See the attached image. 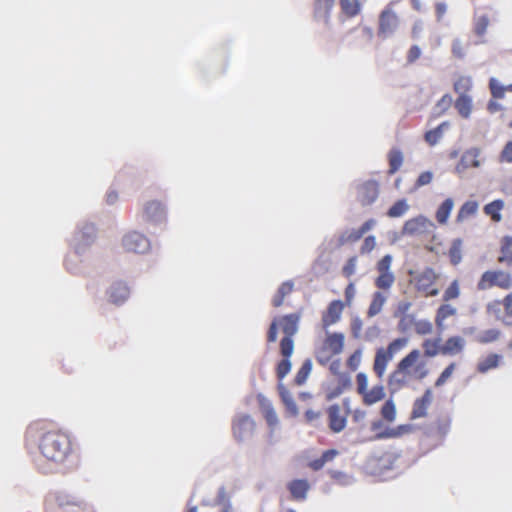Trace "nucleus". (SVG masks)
Returning <instances> with one entry per match:
<instances>
[{
	"instance_id": "f257e3e1",
	"label": "nucleus",
	"mask_w": 512,
	"mask_h": 512,
	"mask_svg": "<svg viewBox=\"0 0 512 512\" xmlns=\"http://www.w3.org/2000/svg\"><path fill=\"white\" fill-rule=\"evenodd\" d=\"M26 439H37L41 456L51 464L78 466L80 462V457L73 448L69 435L59 429L49 430L44 423L35 422L28 427Z\"/></svg>"
},
{
	"instance_id": "603ef678",
	"label": "nucleus",
	"mask_w": 512,
	"mask_h": 512,
	"mask_svg": "<svg viewBox=\"0 0 512 512\" xmlns=\"http://www.w3.org/2000/svg\"><path fill=\"white\" fill-rule=\"evenodd\" d=\"M280 395H281V399H282L287 411L290 413V415L296 416L298 414V409H297L296 403H295L293 397L290 395V393L288 391H286L285 389H282Z\"/></svg>"
},
{
	"instance_id": "2f4dec72",
	"label": "nucleus",
	"mask_w": 512,
	"mask_h": 512,
	"mask_svg": "<svg viewBox=\"0 0 512 512\" xmlns=\"http://www.w3.org/2000/svg\"><path fill=\"white\" fill-rule=\"evenodd\" d=\"M502 360V356L496 353H490L477 364L479 373H486L491 369L497 368Z\"/></svg>"
},
{
	"instance_id": "0eeeda50",
	"label": "nucleus",
	"mask_w": 512,
	"mask_h": 512,
	"mask_svg": "<svg viewBox=\"0 0 512 512\" xmlns=\"http://www.w3.org/2000/svg\"><path fill=\"white\" fill-rule=\"evenodd\" d=\"M344 348V335L342 333H329L322 344L315 350L316 361L325 366L335 355L340 354Z\"/></svg>"
},
{
	"instance_id": "4c0bfd02",
	"label": "nucleus",
	"mask_w": 512,
	"mask_h": 512,
	"mask_svg": "<svg viewBox=\"0 0 512 512\" xmlns=\"http://www.w3.org/2000/svg\"><path fill=\"white\" fill-rule=\"evenodd\" d=\"M340 8L342 13L348 17H356L361 12V2L359 0H340Z\"/></svg>"
},
{
	"instance_id": "473e14b6",
	"label": "nucleus",
	"mask_w": 512,
	"mask_h": 512,
	"mask_svg": "<svg viewBox=\"0 0 512 512\" xmlns=\"http://www.w3.org/2000/svg\"><path fill=\"white\" fill-rule=\"evenodd\" d=\"M294 289V283L291 280L283 282L278 288L276 294L272 299V305L279 308L283 305L284 299L287 295L291 294Z\"/></svg>"
},
{
	"instance_id": "e2e57ef3",
	"label": "nucleus",
	"mask_w": 512,
	"mask_h": 512,
	"mask_svg": "<svg viewBox=\"0 0 512 512\" xmlns=\"http://www.w3.org/2000/svg\"><path fill=\"white\" fill-rule=\"evenodd\" d=\"M356 265H357V257L356 256L350 257L346 261L345 265L342 268V274L346 278H350L355 273Z\"/></svg>"
},
{
	"instance_id": "774afa93",
	"label": "nucleus",
	"mask_w": 512,
	"mask_h": 512,
	"mask_svg": "<svg viewBox=\"0 0 512 512\" xmlns=\"http://www.w3.org/2000/svg\"><path fill=\"white\" fill-rule=\"evenodd\" d=\"M421 55V50L417 45H413L410 47L407 53V61L409 63H414Z\"/></svg>"
},
{
	"instance_id": "a18cd8bd",
	"label": "nucleus",
	"mask_w": 512,
	"mask_h": 512,
	"mask_svg": "<svg viewBox=\"0 0 512 512\" xmlns=\"http://www.w3.org/2000/svg\"><path fill=\"white\" fill-rule=\"evenodd\" d=\"M501 335L500 330L498 329H488L485 331H482L480 334L477 335L476 341L480 344H488L495 342L499 339Z\"/></svg>"
},
{
	"instance_id": "864d4df0",
	"label": "nucleus",
	"mask_w": 512,
	"mask_h": 512,
	"mask_svg": "<svg viewBox=\"0 0 512 512\" xmlns=\"http://www.w3.org/2000/svg\"><path fill=\"white\" fill-rule=\"evenodd\" d=\"M489 26V18L487 15H481L474 21V32L478 37H483Z\"/></svg>"
},
{
	"instance_id": "c85d7f7f",
	"label": "nucleus",
	"mask_w": 512,
	"mask_h": 512,
	"mask_svg": "<svg viewBox=\"0 0 512 512\" xmlns=\"http://www.w3.org/2000/svg\"><path fill=\"white\" fill-rule=\"evenodd\" d=\"M421 347L423 354L427 358H432L438 354H442L441 339L438 338H426L423 340Z\"/></svg>"
},
{
	"instance_id": "c756f323",
	"label": "nucleus",
	"mask_w": 512,
	"mask_h": 512,
	"mask_svg": "<svg viewBox=\"0 0 512 512\" xmlns=\"http://www.w3.org/2000/svg\"><path fill=\"white\" fill-rule=\"evenodd\" d=\"M454 105L462 118L468 119L471 116L473 100L470 95L458 96Z\"/></svg>"
},
{
	"instance_id": "49530a36",
	"label": "nucleus",
	"mask_w": 512,
	"mask_h": 512,
	"mask_svg": "<svg viewBox=\"0 0 512 512\" xmlns=\"http://www.w3.org/2000/svg\"><path fill=\"white\" fill-rule=\"evenodd\" d=\"M311 370H312V362L310 359H306L303 362L302 366L297 371L296 376L294 378V382L297 385L304 384L306 382L309 374L311 373Z\"/></svg>"
},
{
	"instance_id": "3c124183",
	"label": "nucleus",
	"mask_w": 512,
	"mask_h": 512,
	"mask_svg": "<svg viewBox=\"0 0 512 512\" xmlns=\"http://www.w3.org/2000/svg\"><path fill=\"white\" fill-rule=\"evenodd\" d=\"M461 246L462 241L460 239H456L452 242L451 247L449 248L448 255L451 263L454 265H457L461 261Z\"/></svg>"
},
{
	"instance_id": "aec40b11",
	"label": "nucleus",
	"mask_w": 512,
	"mask_h": 512,
	"mask_svg": "<svg viewBox=\"0 0 512 512\" xmlns=\"http://www.w3.org/2000/svg\"><path fill=\"white\" fill-rule=\"evenodd\" d=\"M480 149L471 148L466 150L459 162L457 163L455 170L458 174L464 173L467 169L478 168L480 166Z\"/></svg>"
},
{
	"instance_id": "ea45409f",
	"label": "nucleus",
	"mask_w": 512,
	"mask_h": 512,
	"mask_svg": "<svg viewBox=\"0 0 512 512\" xmlns=\"http://www.w3.org/2000/svg\"><path fill=\"white\" fill-rule=\"evenodd\" d=\"M503 207L504 202L502 200H494L484 206V212L489 215L494 222H500L502 219L500 211Z\"/></svg>"
},
{
	"instance_id": "20e7f679",
	"label": "nucleus",
	"mask_w": 512,
	"mask_h": 512,
	"mask_svg": "<svg viewBox=\"0 0 512 512\" xmlns=\"http://www.w3.org/2000/svg\"><path fill=\"white\" fill-rule=\"evenodd\" d=\"M45 512H96L80 496L69 491H58L45 501Z\"/></svg>"
},
{
	"instance_id": "72a5a7b5",
	"label": "nucleus",
	"mask_w": 512,
	"mask_h": 512,
	"mask_svg": "<svg viewBox=\"0 0 512 512\" xmlns=\"http://www.w3.org/2000/svg\"><path fill=\"white\" fill-rule=\"evenodd\" d=\"M387 300V297L380 291H376L372 295V300L370 302L369 308L367 310L368 317H374L378 315Z\"/></svg>"
},
{
	"instance_id": "f704fd0d",
	"label": "nucleus",
	"mask_w": 512,
	"mask_h": 512,
	"mask_svg": "<svg viewBox=\"0 0 512 512\" xmlns=\"http://www.w3.org/2000/svg\"><path fill=\"white\" fill-rule=\"evenodd\" d=\"M498 262L512 265V237L505 236L502 238Z\"/></svg>"
},
{
	"instance_id": "cd10ccee",
	"label": "nucleus",
	"mask_w": 512,
	"mask_h": 512,
	"mask_svg": "<svg viewBox=\"0 0 512 512\" xmlns=\"http://www.w3.org/2000/svg\"><path fill=\"white\" fill-rule=\"evenodd\" d=\"M409 319L410 323L413 325V329L417 335L425 336L429 335L433 332V324L431 321L427 319H415L413 316H408L403 318L400 321V325L406 320Z\"/></svg>"
},
{
	"instance_id": "a211bd4d",
	"label": "nucleus",
	"mask_w": 512,
	"mask_h": 512,
	"mask_svg": "<svg viewBox=\"0 0 512 512\" xmlns=\"http://www.w3.org/2000/svg\"><path fill=\"white\" fill-rule=\"evenodd\" d=\"M379 195V184L375 180H368L358 187V201L363 206L371 205Z\"/></svg>"
},
{
	"instance_id": "58836bf2",
	"label": "nucleus",
	"mask_w": 512,
	"mask_h": 512,
	"mask_svg": "<svg viewBox=\"0 0 512 512\" xmlns=\"http://www.w3.org/2000/svg\"><path fill=\"white\" fill-rule=\"evenodd\" d=\"M450 419L448 417H439L430 428V435L444 437L450 429Z\"/></svg>"
},
{
	"instance_id": "bb28decb",
	"label": "nucleus",
	"mask_w": 512,
	"mask_h": 512,
	"mask_svg": "<svg viewBox=\"0 0 512 512\" xmlns=\"http://www.w3.org/2000/svg\"><path fill=\"white\" fill-rule=\"evenodd\" d=\"M465 340L460 336L449 337L442 345V355H456L463 351Z\"/></svg>"
},
{
	"instance_id": "a878e982",
	"label": "nucleus",
	"mask_w": 512,
	"mask_h": 512,
	"mask_svg": "<svg viewBox=\"0 0 512 512\" xmlns=\"http://www.w3.org/2000/svg\"><path fill=\"white\" fill-rule=\"evenodd\" d=\"M164 215L165 209L158 201H150L144 207L143 218L146 221H158L161 220Z\"/></svg>"
},
{
	"instance_id": "6e6d98bb",
	"label": "nucleus",
	"mask_w": 512,
	"mask_h": 512,
	"mask_svg": "<svg viewBox=\"0 0 512 512\" xmlns=\"http://www.w3.org/2000/svg\"><path fill=\"white\" fill-rule=\"evenodd\" d=\"M283 359L277 364L276 375L279 380H282L291 370V356H282Z\"/></svg>"
},
{
	"instance_id": "dca6fc26",
	"label": "nucleus",
	"mask_w": 512,
	"mask_h": 512,
	"mask_svg": "<svg viewBox=\"0 0 512 512\" xmlns=\"http://www.w3.org/2000/svg\"><path fill=\"white\" fill-rule=\"evenodd\" d=\"M328 426L334 433L344 430L347 423V413L338 404H333L327 409Z\"/></svg>"
},
{
	"instance_id": "37998d69",
	"label": "nucleus",
	"mask_w": 512,
	"mask_h": 512,
	"mask_svg": "<svg viewBox=\"0 0 512 512\" xmlns=\"http://www.w3.org/2000/svg\"><path fill=\"white\" fill-rule=\"evenodd\" d=\"M409 209V205L405 199L396 201L387 211V216L397 218L403 216Z\"/></svg>"
},
{
	"instance_id": "6ab92c4d",
	"label": "nucleus",
	"mask_w": 512,
	"mask_h": 512,
	"mask_svg": "<svg viewBox=\"0 0 512 512\" xmlns=\"http://www.w3.org/2000/svg\"><path fill=\"white\" fill-rule=\"evenodd\" d=\"M336 0H314L313 18L315 21L323 22L329 25L331 12L335 6Z\"/></svg>"
},
{
	"instance_id": "680f3d73",
	"label": "nucleus",
	"mask_w": 512,
	"mask_h": 512,
	"mask_svg": "<svg viewBox=\"0 0 512 512\" xmlns=\"http://www.w3.org/2000/svg\"><path fill=\"white\" fill-rule=\"evenodd\" d=\"M361 358H362V351L360 349H357L347 359V362H346L347 367L351 371H356L358 369V367L360 366Z\"/></svg>"
},
{
	"instance_id": "9d476101",
	"label": "nucleus",
	"mask_w": 512,
	"mask_h": 512,
	"mask_svg": "<svg viewBox=\"0 0 512 512\" xmlns=\"http://www.w3.org/2000/svg\"><path fill=\"white\" fill-rule=\"evenodd\" d=\"M439 276L433 268L427 267L418 273L414 278L416 290L425 297H433L439 294L435 284Z\"/></svg>"
},
{
	"instance_id": "13d9d810",
	"label": "nucleus",
	"mask_w": 512,
	"mask_h": 512,
	"mask_svg": "<svg viewBox=\"0 0 512 512\" xmlns=\"http://www.w3.org/2000/svg\"><path fill=\"white\" fill-rule=\"evenodd\" d=\"M456 368V363L452 362L450 363L443 371L442 373L439 375V377L436 379L435 381V386L436 387H441L443 386L447 381L448 379L452 376L454 370Z\"/></svg>"
},
{
	"instance_id": "b1692460",
	"label": "nucleus",
	"mask_w": 512,
	"mask_h": 512,
	"mask_svg": "<svg viewBox=\"0 0 512 512\" xmlns=\"http://www.w3.org/2000/svg\"><path fill=\"white\" fill-rule=\"evenodd\" d=\"M456 314H457L456 307H454L453 305H451L447 302H444L437 308L434 320H435V325H436L437 329L439 330V332H442L445 329V327H446L445 321L448 318L455 316Z\"/></svg>"
},
{
	"instance_id": "4d7b16f0",
	"label": "nucleus",
	"mask_w": 512,
	"mask_h": 512,
	"mask_svg": "<svg viewBox=\"0 0 512 512\" xmlns=\"http://www.w3.org/2000/svg\"><path fill=\"white\" fill-rule=\"evenodd\" d=\"M401 431H408L406 426H399L397 429L387 428L382 432L377 433L375 436L376 439H387V438H396L401 435Z\"/></svg>"
},
{
	"instance_id": "c03bdc74",
	"label": "nucleus",
	"mask_w": 512,
	"mask_h": 512,
	"mask_svg": "<svg viewBox=\"0 0 512 512\" xmlns=\"http://www.w3.org/2000/svg\"><path fill=\"white\" fill-rule=\"evenodd\" d=\"M380 414L382 418L389 423L395 420L396 406L392 399H388L387 401H385V403L381 407Z\"/></svg>"
},
{
	"instance_id": "9b49d317",
	"label": "nucleus",
	"mask_w": 512,
	"mask_h": 512,
	"mask_svg": "<svg viewBox=\"0 0 512 512\" xmlns=\"http://www.w3.org/2000/svg\"><path fill=\"white\" fill-rule=\"evenodd\" d=\"M392 264V256L387 254L383 256L376 265L378 276L375 279V286L378 289L388 291L395 282V276L390 271Z\"/></svg>"
},
{
	"instance_id": "de8ad7c7",
	"label": "nucleus",
	"mask_w": 512,
	"mask_h": 512,
	"mask_svg": "<svg viewBox=\"0 0 512 512\" xmlns=\"http://www.w3.org/2000/svg\"><path fill=\"white\" fill-rule=\"evenodd\" d=\"M460 296V283L457 279L453 280L450 285L445 289L442 300L449 302L457 299Z\"/></svg>"
},
{
	"instance_id": "7c9ffc66",
	"label": "nucleus",
	"mask_w": 512,
	"mask_h": 512,
	"mask_svg": "<svg viewBox=\"0 0 512 512\" xmlns=\"http://www.w3.org/2000/svg\"><path fill=\"white\" fill-rule=\"evenodd\" d=\"M473 87V80L470 76L459 75L453 82V90L458 96L469 95Z\"/></svg>"
},
{
	"instance_id": "1a4fd4ad",
	"label": "nucleus",
	"mask_w": 512,
	"mask_h": 512,
	"mask_svg": "<svg viewBox=\"0 0 512 512\" xmlns=\"http://www.w3.org/2000/svg\"><path fill=\"white\" fill-rule=\"evenodd\" d=\"M492 287H498L503 290L511 289L512 275L503 270H489L484 272L477 283V289L484 291Z\"/></svg>"
},
{
	"instance_id": "f8f14e48",
	"label": "nucleus",
	"mask_w": 512,
	"mask_h": 512,
	"mask_svg": "<svg viewBox=\"0 0 512 512\" xmlns=\"http://www.w3.org/2000/svg\"><path fill=\"white\" fill-rule=\"evenodd\" d=\"M435 228L434 223L423 215L407 220L403 225V234L423 235L431 233Z\"/></svg>"
},
{
	"instance_id": "8fccbe9b",
	"label": "nucleus",
	"mask_w": 512,
	"mask_h": 512,
	"mask_svg": "<svg viewBox=\"0 0 512 512\" xmlns=\"http://www.w3.org/2000/svg\"><path fill=\"white\" fill-rule=\"evenodd\" d=\"M336 382L337 386L334 395H340L351 387V377L346 372H343L336 376Z\"/></svg>"
},
{
	"instance_id": "412c9836",
	"label": "nucleus",
	"mask_w": 512,
	"mask_h": 512,
	"mask_svg": "<svg viewBox=\"0 0 512 512\" xmlns=\"http://www.w3.org/2000/svg\"><path fill=\"white\" fill-rule=\"evenodd\" d=\"M344 309V304L340 300H333L329 303L327 310L322 315V324L324 328L338 322Z\"/></svg>"
},
{
	"instance_id": "bf43d9fd",
	"label": "nucleus",
	"mask_w": 512,
	"mask_h": 512,
	"mask_svg": "<svg viewBox=\"0 0 512 512\" xmlns=\"http://www.w3.org/2000/svg\"><path fill=\"white\" fill-rule=\"evenodd\" d=\"M467 45L464 44L460 39H455L452 42L451 51L455 58L462 59L466 55Z\"/></svg>"
},
{
	"instance_id": "69168bd1",
	"label": "nucleus",
	"mask_w": 512,
	"mask_h": 512,
	"mask_svg": "<svg viewBox=\"0 0 512 512\" xmlns=\"http://www.w3.org/2000/svg\"><path fill=\"white\" fill-rule=\"evenodd\" d=\"M376 246V239L374 236L370 235V236H367L362 245H361V248H360V253L361 254H367V253H370Z\"/></svg>"
},
{
	"instance_id": "e433bc0d",
	"label": "nucleus",
	"mask_w": 512,
	"mask_h": 512,
	"mask_svg": "<svg viewBox=\"0 0 512 512\" xmlns=\"http://www.w3.org/2000/svg\"><path fill=\"white\" fill-rule=\"evenodd\" d=\"M453 206L454 201L452 198H447L441 203L435 214V218L439 224L445 225L447 223Z\"/></svg>"
},
{
	"instance_id": "393cba45",
	"label": "nucleus",
	"mask_w": 512,
	"mask_h": 512,
	"mask_svg": "<svg viewBox=\"0 0 512 512\" xmlns=\"http://www.w3.org/2000/svg\"><path fill=\"white\" fill-rule=\"evenodd\" d=\"M109 301L115 305L124 303L129 297V288L126 284L118 282L111 286L108 292Z\"/></svg>"
},
{
	"instance_id": "ddd939ff",
	"label": "nucleus",
	"mask_w": 512,
	"mask_h": 512,
	"mask_svg": "<svg viewBox=\"0 0 512 512\" xmlns=\"http://www.w3.org/2000/svg\"><path fill=\"white\" fill-rule=\"evenodd\" d=\"M122 244L126 251L134 253H145L150 248V242L147 237L138 232L126 234Z\"/></svg>"
},
{
	"instance_id": "2eb2a0df",
	"label": "nucleus",
	"mask_w": 512,
	"mask_h": 512,
	"mask_svg": "<svg viewBox=\"0 0 512 512\" xmlns=\"http://www.w3.org/2000/svg\"><path fill=\"white\" fill-rule=\"evenodd\" d=\"M255 429V422L248 415H241L233 423V435L238 441L249 438Z\"/></svg>"
},
{
	"instance_id": "5701e85b",
	"label": "nucleus",
	"mask_w": 512,
	"mask_h": 512,
	"mask_svg": "<svg viewBox=\"0 0 512 512\" xmlns=\"http://www.w3.org/2000/svg\"><path fill=\"white\" fill-rule=\"evenodd\" d=\"M291 498L295 501H303L307 497L310 484L306 479H294L287 484Z\"/></svg>"
},
{
	"instance_id": "79ce46f5",
	"label": "nucleus",
	"mask_w": 512,
	"mask_h": 512,
	"mask_svg": "<svg viewBox=\"0 0 512 512\" xmlns=\"http://www.w3.org/2000/svg\"><path fill=\"white\" fill-rule=\"evenodd\" d=\"M478 210V203L476 201H467L459 209L457 214V222H462L465 219L476 214Z\"/></svg>"
},
{
	"instance_id": "4468645a",
	"label": "nucleus",
	"mask_w": 512,
	"mask_h": 512,
	"mask_svg": "<svg viewBox=\"0 0 512 512\" xmlns=\"http://www.w3.org/2000/svg\"><path fill=\"white\" fill-rule=\"evenodd\" d=\"M433 402V392L430 388H427L421 397L414 400L410 419L415 420L419 418H425L428 415L429 407Z\"/></svg>"
},
{
	"instance_id": "f03ea898",
	"label": "nucleus",
	"mask_w": 512,
	"mask_h": 512,
	"mask_svg": "<svg viewBox=\"0 0 512 512\" xmlns=\"http://www.w3.org/2000/svg\"><path fill=\"white\" fill-rule=\"evenodd\" d=\"M429 370L419 349H412L395 366L388 375L387 386L391 395L408 388L413 382H420L427 377Z\"/></svg>"
},
{
	"instance_id": "423d86ee",
	"label": "nucleus",
	"mask_w": 512,
	"mask_h": 512,
	"mask_svg": "<svg viewBox=\"0 0 512 512\" xmlns=\"http://www.w3.org/2000/svg\"><path fill=\"white\" fill-rule=\"evenodd\" d=\"M355 384L356 392L361 397L364 405L371 406L385 399L386 391L384 385L380 382L369 388L368 376L366 373H357L355 377Z\"/></svg>"
},
{
	"instance_id": "a19ab883",
	"label": "nucleus",
	"mask_w": 512,
	"mask_h": 512,
	"mask_svg": "<svg viewBox=\"0 0 512 512\" xmlns=\"http://www.w3.org/2000/svg\"><path fill=\"white\" fill-rule=\"evenodd\" d=\"M261 408L263 416L271 429H274L278 425L277 414L269 402L262 401Z\"/></svg>"
},
{
	"instance_id": "6e6552de",
	"label": "nucleus",
	"mask_w": 512,
	"mask_h": 512,
	"mask_svg": "<svg viewBox=\"0 0 512 512\" xmlns=\"http://www.w3.org/2000/svg\"><path fill=\"white\" fill-rule=\"evenodd\" d=\"M399 0L390 1L380 12L378 17L377 35L379 38L386 39L391 37L400 26V18L395 12V6Z\"/></svg>"
},
{
	"instance_id": "c9c22d12",
	"label": "nucleus",
	"mask_w": 512,
	"mask_h": 512,
	"mask_svg": "<svg viewBox=\"0 0 512 512\" xmlns=\"http://www.w3.org/2000/svg\"><path fill=\"white\" fill-rule=\"evenodd\" d=\"M389 169L388 174H395L403 164V153L398 148H392L388 153Z\"/></svg>"
},
{
	"instance_id": "7ed1b4c3",
	"label": "nucleus",
	"mask_w": 512,
	"mask_h": 512,
	"mask_svg": "<svg viewBox=\"0 0 512 512\" xmlns=\"http://www.w3.org/2000/svg\"><path fill=\"white\" fill-rule=\"evenodd\" d=\"M300 321L299 313H292L275 318L270 324L267 341L273 343L277 340L278 326L281 327L284 337L280 341V353L282 356H291L294 351V341L292 337L298 331V324Z\"/></svg>"
},
{
	"instance_id": "338daca9",
	"label": "nucleus",
	"mask_w": 512,
	"mask_h": 512,
	"mask_svg": "<svg viewBox=\"0 0 512 512\" xmlns=\"http://www.w3.org/2000/svg\"><path fill=\"white\" fill-rule=\"evenodd\" d=\"M432 179H433V174L430 171L422 172L418 176L415 186L418 188V187H422L424 185H428L431 183Z\"/></svg>"
},
{
	"instance_id": "052dcab7",
	"label": "nucleus",
	"mask_w": 512,
	"mask_h": 512,
	"mask_svg": "<svg viewBox=\"0 0 512 512\" xmlns=\"http://www.w3.org/2000/svg\"><path fill=\"white\" fill-rule=\"evenodd\" d=\"M505 311V324L512 325V293L506 295L502 301Z\"/></svg>"
},
{
	"instance_id": "f3484780",
	"label": "nucleus",
	"mask_w": 512,
	"mask_h": 512,
	"mask_svg": "<svg viewBox=\"0 0 512 512\" xmlns=\"http://www.w3.org/2000/svg\"><path fill=\"white\" fill-rule=\"evenodd\" d=\"M374 219L365 221L359 229L346 230L338 237V245L343 246L347 243H355L360 240L363 235L375 226Z\"/></svg>"
},
{
	"instance_id": "0e129e2a",
	"label": "nucleus",
	"mask_w": 512,
	"mask_h": 512,
	"mask_svg": "<svg viewBox=\"0 0 512 512\" xmlns=\"http://www.w3.org/2000/svg\"><path fill=\"white\" fill-rule=\"evenodd\" d=\"M499 161L502 163H512V141H509L504 146L500 153Z\"/></svg>"
},
{
	"instance_id": "5fc2aeb1",
	"label": "nucleus",
	"mask_w": 512,
	"mask_h": 512,
	"mask_svg": "<svg viewBox=\"0 0 512 512\" xmlns=\"http://www.w3.org/2000/svg\"><path fill=\"white\" fill-rule=\"evenodd\" d=\"M489 89L494 99H502L506 92L505 86L495 78L489 80Z\"/></svg>"
},
{
	"instance_id": "4be33fe9",
	"label": "nucleus",
	"mask_w": 512,
	"mask_h": 512,
	"mask_svg": "<svg viewBox=\"0 0 512 512\" xmlns=\"http://www.w3.org/2000/svg\"><path fill=\"white\" fill-rule=\"evenodd\" d=\"M96 235V228L93 224H85L81 230L76 234V252L81 253L84 250V246L89 245L93 242Z\"/></svg>"
},
{
	"instance_id": "09e8293b",
	"label": "nucleus",
	"mask_w": 512,
	"mask_h": 512,
	"mask_svg": "<svg viewBox=\"0 0 512 512\" xmlns=\"http://www.w3.org/2000/svg\"><path fill=\"white\" fill-rule=\"evenodd\" d=\"M447 126L448 124L443 122L435 129L427 131L424 136L425 141L431 146L435 145L442 137L443 128Z\"/></svg>"
},
{
	"instance_id": "39448f33",
	"label": "nucleus",
	"mask_w": 512,
	"mask_h": 512,
	"mask_svg": "<svg viewBox=\"0 0 512 512\" xmlns=\"http://www.w3.org/2000/svg\"><path fill=\"white\" fill-rule=\"evenodd\" d=\"M408 342V338L400 337L391 341L386 348L381 347L376 350L372 369L379 380L383 379L388 364L394 355L403 350Z\"/></svg>"
}]
</instances>
